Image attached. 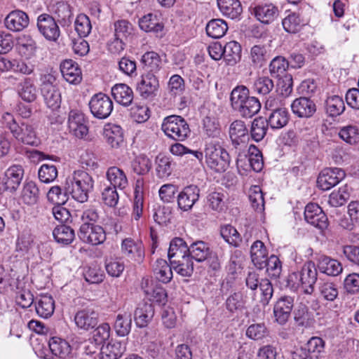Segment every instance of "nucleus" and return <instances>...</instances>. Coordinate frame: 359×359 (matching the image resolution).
<instances>
[{
    "label": "nucleus",
    "instance_id": "f257e3e1",
    "mask_svg": "<svg viewBox=\"0 0 359 359\" xmlns=\"http://www.w3.org/2000/svg\"><path fill=\"white\" fill-rule=\"evenodd\" d=\"M230 102L232 109L245 118L253 117L262 107L259 100L251 96L249 88L244 85H238L233 88Z\"/></svg>",
    "mask_w": 359,
    "mask_h": 359
},
{
    "label": "nucleus",
    "instance_id": "f03ea898",
    "mask_svg": "<svg viewBox=\"0 0 359 359\" xmlns=\"http://www.w3.org/2000/svg\"><path fill=\"white\" fill-rule=\"evenodd\" d=\"M94 180L91 175L82 170H75L72 177H68L65 182V190L73 199L79 203L88 200L89 194L93 191Z\"/></svg>",
    "mask_w": 359,
    "mask_h": 359
},
{
    "label": "nucleus",
    "instance_id": "7ed1b4c3",
    "mask_svg": "<svg viewBox=\"0 0 359 359\" xmlns=\"http://www.w3.org/2000/svg\"><path fill=\"white\" fill-rule=\"evenodd\" d=\"M4 118L6 128L18 142L32 147H37L41 144V140L32 124L25 121L18 122L10 113H6Z\"/></svg>",
    "mask_w": 359,
    "mask_h": 359
},
{
    "label": "nucleus",
    "instance_id": "20e7f679",
    "mask_svg": "<svg viewBox=\"0 0 359 359\" xmlns=\"http://www.w3.org/2000/svg\"><path fill=\"white\" fill-rule=\"evenodd\" d=\"M205 157L208 167L217 172H225L230 165V155L218 141L206 144Z\"/></svg>",
    "mask_w": 359,
    "mask_h": 359
},
{
    "label": "nucleus",
    "instance_id": "39448f33",
    "mask_svg": "<svg viewBox=\"0 0 359 359\" xmlns=\"http://www.w3.org/2000/svg\"><path fill=\"white\" fill-rule=\"evenodd\" d=\"M161 129L166 136L177 142L186 140L191 133L185 118L177 115L165 117L163 121Z\"/></svg>",
    "mask_w": 359,
    "mask_h": 359
},
{
    "label": "nucleus",
    "instance_id": "423d86ee",
    "mask_svg": "<svg viewBox=\"0 0 359 359\" xmlns=\"http://www.w3.org/2000/svg\"><path fill=\"white\" fill-rule=\"evenodd\" d=\"M168 258L173 269L183 277H191L194 272V264L186 252L181 248H168Z\"/></svg>",
    "mask_w": 359,
    "mask_h": 359
},
{
    "label": "nucleus",
    "instance_id": "0eeeda50",
    "mask_svg": "<svg viewBox=\"0 0 359 359\" xmlns=\"http://www.w3.org/2000/svg\"><path fill=\"white\" fill-rule=\"evenodd\" d=\"M36 28L48 41L56 42L60 36V29L56 19L49 13H43L37 16Z\"/></svg>",
    "mask_w": 359,
    "mask_h": 359
},
{
    "label": "nucleus",
    "instance_id": "6e6552de",
    "mask_svg": "<svg viewBox=\"0 0 359 359\" xmlns=\"http://www.w3.org/2000/svg\"><path fill=\"white\" fill-rule=\"evenodd\" d=\"M89 108L94 117L105 119L111 114L114 104L108 95L103 93H98L90 98Z\"/></svg>",
    "mask_w": 359,
    "mask_h": 359
},
{
    "label": "nucleus",
    "instance_id": "1a4fd4ad",
    "mask_svg": "<svg viewBox=\"0 0 359 359\" xmlns=\"http://www.w3.org/2000/svg\"><path fill=\"white\" fill-rule=\"evenodd\" d=\"M79 238L86 243L97 245L106 240V233L100 225L85 222L78 232Z\"/></svg>",
    "mask_w": 359,
    "mask_h": 359
},
{
    "label": "nucleus",
    "instance_id": "9d476101",
    "mask_svg": "<svg viewBox=\"0 0 359 359\" xmlns=\"http://www.w3.org/2000/svg\"><path fill=\"white\" fill-rule=\"evenodd\" d=\"M346 176L344 170L339 168H324L317 178V187L323 190L327 191L338 184Z\"/></svg>",
    "mask_w": 359,
    "mask_h": 359
},
{
    "label": "nucleus",
    "instance_id": "9b49d317",
    "mask_svg": "<svg viewBox=\"0 0 359 359\" xmlns=\"http://www.w3.org/2000/svg\"><path fill=\"white\" fill-rule=\"evenodd\" d=\"M252 15L262 24L269 25L279 15L278 6L272 3H261L251 6L249 8Z\"/></svg>",
    "mask_w": 359,
    "mask_h": 359
},
{
    "label": "nucleus",
    "instance_id": "f8f14e48",
    "mask_svg": "<svg viewBox=\"0 0 359 359\" xmlns=\"http://www.w3.org/2000/svg\"><path fill=\"white\" fill-rule=\"evenodd\" d=\"M304 215L307 223L320 230L326 229L329 225L327 216L317 203H308L304 208Z\"/></svg>",
    "mask_w": 359,
    "mask_h": 359
},
{
    "label": "nucleus",
    "instance_id": "ddd939ff",
    "mask_svg": "<svg viewBox=\"0 0 359 359\" xmlns=\"http://www.w3.org/2000/svg\"><path fill=\"white\" fill-rule=\"evenodd\" d=\"M201 190L197 185L190 184L184 187L177 196V207L183 212L192 210L198 201Z\"/></svg>",
    "mask_w": 359,
    "mask_h": 359
},
{
    "label": "nucleus",
    "instance_id": "4468645a",
    "mask_svg": "<svg viewBox=\"0 0 359 359\" xmlns=\"http://www.w3.org/2000/svg\"><path fill=\"white\" fill-rule=\"evenodd\" d=\"M294 299L293 297L284 295L278 299L273 306V316L275 321L284 325L291 316L294 307Z\"/></svg>",
    "mask_w": 359,
    "mask_h": 359
},
{
    "label": "nucleus",
    "instance_id": "2eb2a0df",
    "mask_svg": "<svg viewBox=\"0 0 359 359\" xmlns=\"http://www.w3.org/2000/svg\"><path fill=\"white\" fill-rule=\"evenodd\" d=\"M74 320L79 329L89 331L97 327L99 313L94 308L88 306L78 311L74 316Z\"/></svg>",
    "mask_w": 359,
    "mask_h": 359
},
{
    "label": "nucleus",
    "instance_id": "dca6fc26",
    "mask_svg": "<svg viewBox=\"0 0 359 359\" xmlns=\"http://www.w3.org/2000/svg\"><path fill=\"white\" fill-rule=\"evenodd\" d=\"M292 113L300 118H312L317 111L316 103L308 96H300L291 104Z\"/></svg>",
    "mask_w": 359,
    "mask_h": 359
},
{
    "label": "nucleus",
    "instance_id": "f3484780",
    "mask_svg": "<svg viewBox=\"0 0 359 359\" xmlns=\"http://www.w3.org/2000/svg\"><path fill=\"white\" fill-rule=\"evenodd\" d=\"M25 170L21 165H13L2 175L6 192L15 193L22 183Z\"/></svg>",
    "mask_w": 359,
    "mask_h": 359
},
{
    "label": "nucleus",
    "instance_id": "a211bd4d",
    "mask_svg": "<svg viewBox=\"0 0 359 359\" xmlns=\"http://www.w3.org/2000/svg\"><path fill=\"white\" fill-rule=\"evenodd\" d=\"M29 15L22 10L15 9L9 12L4 19L6 28L13 32H20L29 27Z\"/></svg>",
    "mask_w": 359,
    "mask_h": 359
},
{
    "label": "nucleus",
    "instance_id": "6ab92c4d",
    "mask_svg": "<svg viewBox=\"0 0 359 359\" xmlns=\"http://www.w3.org/2000/svg\"><path fill=\"white\" fill-rule=\"evenodd\" d=\"M220 235L228 244L233 247H248L250 239L252 238L251 233L248 232L242 238L236 229L231 224L222 225Z\"/></svg>",
    "mask_w": 359,
    "mask_h": 359
},
{
    "label": "nucleus",
    "instance_id": "aec40b11",
    "mask_svg": "<svg viewBox=\"0 0 359 359\" xmlns=\"http://www.w3.org/2000/svg\"><path fill=\"white\" fill-rule=\"evenodd\" d=\"M299 273L304 293L312 294L318 280V271L314 262L312 261L305 262Z\"/></svg>",
    "mask_w": 359,
    "mask_h": 359
},
{
    "label": "nucleus",
    "instance_id": "412c9836",
    "mask_svg": "<svg viewBox=\"0 0 359 359\" xmlns=\"http://www.w3.org/2000/svg\"><path fill=\"white\" fill-rule=\"evenodd\" d=\"M159 82L156 75L142 74L141 81L137 83L136 90L144 99L153 98L156 95Z\"/></svg>",
    "mask_w": 359,
    "mask_h": 359
},
{
    "label": "nucleus",
    "instance_id": "4be33fe9",
    "mask_svg": "<svg viewBox=\"0 0 359 359\" xmlns=\"http://www.w3.org/2000/svg\"><path fill=\"white\" fill-rule=\"evenodd\" d=\"M102 135L104 141L113 149H118L123 144V130L118 125L111 123H106L103 128Z\"/></svg>",
    "mask_w": 359,
    "mask_h": 359
},
{
    "label": "nucleus",
    "instance_id": "5701e85b",
    "mask_svg": "<svg viewBox=\"0 0 359 359\" xmlns=\"http://www.w3.org/2000/svg\"><path fill=\"white\" fill-rule=\"evenodd\" d=\"M15 88L19 97L26 102H33L37 98V89L32 78L23 76Z\"/></svg>",
    "mask_w": 359,
    "mask_h": 359
},
{
    "label": "nucleus",
    "instance_id": "b1692460",
    "mask_svg": "<svg viewBox=\"0 0 359 359\" xmlns=\"http://www.w3.org/2000/svg\"><path fill=\"white\" fill-rule=\"evenodd\" d=\"M217 3L224 16L237 21L241 20L243 9L240 0H217Z\"/></svg>",
    "mask_w": 359,
    "mask_h": 359
},
{
    "label": "nucleus",
    "instance_id": "393cba45",
    "mask_svg": "<svg viewBox=\"0 0 359 359\" xmlns=\"http://www.w3.org/2000/svg\"><path fill=\"white\" fill-rule=\"evenodd\" d=\"M60 71L64 79L71 84L77 85L82 81L81 69L73 60H64L60 64Z\"/></svg>",
    "mask_w": 359,
    "mask_h": 359
},
{
    "label": "nucleus",
    "instance_id": "a878e982",
    "mask_svg": "<svg viewBox=\"0 0 359 359\" xmlns=\"http://www.w3.org/2000/svg\"><path fill=\"white\" fill-rule=\"evenodd\" d=\"M184 252L191 260L195 259L198 262L205 261L214 270L219 267L217 255L210 248H187Z\"/></svg>",
    "mask_w": 359,
    "mask_h": 359
},
{
    "label": "nucleus",
    "instance_id": "bb28decb",
    "mask_svg": "<svg viewBox=\"0 0 359 359\" xmlns=\"http://www.w3.org/2000/svg\"><path fill=\"white\" fill-rule=\"evenodd\" d=\"M111 95L115 101L127 107L133 104L134 93L132 88L126 83H116L111 88Z\"/></svg>",
    "mask_w": 359,
    "mask_h": 359
},
{
    "label": "nucleus",
    "instance_id": "cd10ccee",
    "mask_svg": "<svg viewBox=\"0 0 359 359\" xmlns=\"http://www.w3.org/2000/svg\"><path fill=\"white\" fill-rule=\"evenodd\" d=\"M161 57L154 51L146 52L140 60V66L143 71L142 74H152L156 75L161 67Z\"/></svg>",
    "mask_w": 359,
    "mask_h": 359
},
{
    "label": "nucleus",
    "instance_id": "c85d7f7f",
    "mask_svg": "<svg viewBox=\"0 0 359 359\" xmlns=\"http://www.w3.org/2000/svg\"><path fill=\"white\" fill-rule=\"evenodd\" d=\"M317 266L320 273L330 276H337L343 270L339 262L325 255H320L319 257Z\"/></svg>",
    "mask_w": 359,
    "mask_h": 359
},
{
    "label": "nucleus",
    "instance_id": "c756f323",
    "mask_svg": "<svg viewBox=\"0 0 359 359\" xmlns=\"http://www.w3.org/2000/svg\"><path fill=\"white\" fill-rule=\"evenodd\" d=\"M287 15L282 20L283 28L288 34H297L306 25L299 12L287 11Z\"/></svg>",
    "mask_w": 359,
    "mask_h": 359
},
{
    "label": "nucleus",
    "instance_id": "7c9ffc66",
    "mask_svg": "<svg viewBox=\"0 0 359 359\" xmlns=\"http://www.w3.org/2000/svg\"><path fill=\"white\" fill-rule=\"evenodd\" d=\"M290 118V114L286 108L278 107L271 110L266 121L272 129L277 130L285 127Z\"/></svg>",
    "mask_w": 359,
    "mask_h": 359
},
{
    "label": "nucleus",
    "instance_id": "2f4dec72",
    "mask_svg": "<svg viewBox=\"0 0 359 359\" xmlns=\"http://www.w3.org/2000/svg\"><path fill=\"white\" fill-rule=\"evenodd\" d=\"M19 53L27 59L36 55L38 46L34 39L29 34H24L18 38Z\"/></svg>",
    "mask_w": 359,
    "mask_h": 359
},
{
    "label": "nucleus",
    "instance_id": "473e14b6",
    "mask_svg": "<svg viewBox=\"0 0 359 359\" xmlns=\"http://www.w3.org/2000/svg\"><path fill=\"white\" fill-rule=\"evenodd\" d=\"M154 316V308L152 304L142 303L138 305L135 311L134 318L139 327H144L152 320Z\"/></svg>",
    "mask_w": 359,
    "mask_h": 359
},
{
    "label": "nucleus",
    "instance_id": "72a5a7b5",
    "mask_svg": "<svg viewBox=\"0 0 359 359\" xmlns=\"http://www.w3.org/2000/svg\"><path fill=\"white\" fill-rule=\"evenodd\" d=\"M248 134L249 130L244 121L236 120L230 125L229 135L235 148H237L241 142H245V139L248 138Z\"/></svg>",
    "mask_w": 359,
    "mask_h": 359
},
{
    "label": "nucleus",
    "instance_id": "f704fd0d",
    "mask_svg": "<svg viewBox=\"0 0 359 359\" xmlns=\"http://www.w3.org/2000/svg\"><path fill=\"white\" fill-rule=\"evenodd\" d=\"M40 195V189L35 182L32 180L25 182L21 194L25 204L28 205L36 204L39 201Z\"/></svg>",
    "mask_w": 359,
    "mask_h": 359
},
{
    "label": "nucleus",
    "instance_id": "c9c22d12",
    "mask_svg": "<svg viewBox=\"0 0 359 359\" xmlns=\"http://www.w3.org/2000/svg\"><path fill=\"white\" fill-rule=\"evenodd\" d=\"M106 177L110 182V186L121 190L124 189L128 184L125 172L117 166L109 167L106 172Z\"/></svg>",
    "mask_w": 359,
    "mask_h": 359
},
{
    "label": "nucleus",
    "instance_id": "e433bc0d",
    "mask_svg": "<svg viewBox=\"0 0 359 359\" xmlns=\"http://www.w3.org/2000/svg\"><path fill=\"white\" fill-rule=\"evenodd\" d=\"M140 28L145 32L158 33L162 32L164 25L159 18L153 13H148L139 20Z\"/></svg>",
    "mask_w": 359,
    "mask_h": 359
},
{
    "label": "nucleus",
    "instance_id": "4c0bfd02",
    "mask_svg": "<svg viewBox=\"0 0 359 359\" xmlns=\"http://www.w3.org/2000/svg\"><path fill=\"white\" fill-rule=\"evenodd\" d=\"M56 16V22L63 27H69L72 25L74 14L72 7L66 2H59L57 4L56 10L55 11Z\"/></svg>",
    "mask_w": 359,
    "mask_h": 359
},
{
    "label": "nucleus",
    "instance_id": "58836bf2",
    "mask_svg": "<svg viewBox=\"0 0 359 359\" xmlns=\"http://www.w3.org/2000/svg\"><path fill=\"white\" fill-rule=\"evenodd\" d=\"M224 60L226 65L233 66L241 59L242 48L236 41H231L224 46Z\"/></svg>",
    "mask_w": 359,
    "mask_h": 359
},
{
    "label": "nucleus",
    "instance_id": "ea45409f",
    "mask_svg": "<svg viewBox=\"0 0 359 359\" xmlns=\"http://www.w3.org/2000/svg\"><path fill=\"white\" fill-rule=\"evenodd\" d=\"M48 346L52 354L60 358H66L72 351L69 344L57 337H53L49 339Z\"/></svg>",
    "mask_w": 359,
    "mask_h": 359
},
{
    "label": "nucleus",
    "instance_id": "a19ab883",
    "mask_svg": "<svg viewBox=\"0 0 359 359\" xmlns=\"http://www.w3.org/2000/svg\"><path fill=\"white\" fill-rule=\"evenodd\" d=\"M270 57V50L265 45H255L250 49L252 65L255 68L264 67Z\"/></svg>",
    "mask_w": 359,
    "mask_h": 359
},
{
    "label": "nucleus",
    "instance_id": "79ce46f5",
    "mask_svg": "<svg viewBox=\"0 0 359 359\" xmlns=\"http://www.w3.org/2000/svg\"><path fill=\"white\" fill-rule=\"evenodd\" d=\"M269 126H270L266 121V118L263 116L255 118L251 123L249 131L251 138L257 142L262 140L267 133Z\"/></svg>",
    "mask_w": 359,
    "mask_h": 359
},
{
    "label": "nucleus",
    "instance_id": "37998d69",
    "mask_svg": "<svg viewBox=\"0 0 359 359\" xmlns=\"http://www.w3.org/2000/svg\"><path fill=\"white\" fill-rule=\"evenodd\" d=\"M326 114L332 118L341 115L345 110V104L342 97L338 95L328 97L324 104Z\"/></svg>",
    "mask_w": 359,
    "mask_h": 359
},
{
    "label": "nucleus",
    "instance_id": "c03bdc74",
    "mask_svg": "<svg viewBox=\"0 0 359 359\" xmlns=\"http://www.w3.org/2000/svg\"><path fill=\"white\" fill-rule=\"evenodd\" d=\"M130 168L135 174L144 176L151 170L152 162L146 154H140L131 161Z\"/></svg>",
    "mask_w": 359,
    "mask_h": 359
},
{
    "label": "nucleus",
    "instance_id": "a18cd8bd",
    "mask_svg": "<svg viewBox=\"0 0 359 359\" xmlns=\"http://www.w3.org/2000/svg\"><path fill=\"white\" fill-rule=\"evenodd\" d=\"M172 266H170L166 260L158 259L154 264V273L158 280L168 283L172 278Z\"/></svg>",
    "mask_w": 359,
    "mask_h": 359
},
{
    "label": "nucleus",
    "instance_id": "49530a36",
    "mask_svg": "<svg viewBox=\"0 0 359 359\" xmlns=\"http://www.w3.org/2000/svg\"><path fill=\"white\" fill-rule=\"evenodd\" d=\"M294 320L299 327H309L312 325L314 318L313 313L303 304H300L294 311Z\"/></svg>",
    "mask_w": 359,
    "mask_h": 359
},
{
    "label": "nucleus",
    "instance_id": "de8ad7c7",
    "mask_svg": "<svg viewBox=\"0 0 359 359\" xmlns=\"http://www.w3.org/2000/svg\"><path fill=\"white\" fill-rule=\"evenodd\" d=\"M124 348L118 341H111L102 345L99 353L100 359H118L123 354Z\"/></svg>",
    "mask_w": 359,
    "mask_h": 359
},
{
    "label": "nucleus",
    "instance_id": "09e8293b",
    "mask_svg": "<svg viewBox=\"0 0 359 359\" xmlns=\"http://www.w3.org/2000/svg\"><path fill=\"white\" fill-rule=\"evenodd\" d=\"M228 25L222 19H212L205 27L207 35L213 39H220L226 33Z\"/></svg>",
    "mask_w": 359,
    "mask_h": 359
},
{
    "label": "nucleus",
    "instance_id": "8fccbe9b",
    "mask_svg": "<svg viewBox=\"0 0 359 359\" xmlns=\"http://www.w3.org/2000/svg\"><path fill=\"white\" fill-rule=\"evenodd\" d=\"M83 275L86 282L90 284H99L104 278L103 270L97 264L93 263L90 265L83 266Z\"/></svg>",
    "mask_w": 359,
    "mask_h": 359
},
{
    "label": "nucleus",
    "instance_id": "3c124183",
    "mask_svg": "<svg viewBox=\"0 0 359 359\" xmlns=\"http://www.w3.org/2000/svg\"><path fill=\"white\" fill-rule=\"evenodd\" d=\"M131 325V313L125 312L117 315L114 327L117 335L125 337L130 333Z\"/></svg>",
    "mask_w": 359,
    "mask_h": 359
},
{
    "label": "nucleus",
    "instance_id": "603ef678",
    "mask_svg": "<svg viewBox=\"0 0 359 359\" xmlns=\"http://www.w3.org/2000/svg\"><path fill=\"white\" fill-rule=\"evenodd\" d=\"M338 135L341 140L350 145L359 142V128L355 125L349 124L341 127Z\"/></svg>",
    "mask_w": 359,
    "mask_h": 359
},
{
    "label": "nucleus",
    "instance_id": "864d4df0",
    "mask_svg": "<svg viewBox=\"0 0 359 359\" xmlns=\"http://www.w3.org/2000/svg\"><path fill=\"white\" fill-rule=\"evenodd\" d=\"M289 67V60L285 57L278 55L271 60L269 65L271 76L278 78L285 74Z\"/></svg>",
    "mask_w": 359,
    "mask_h": 359
},
{
    "label": "nucleus",
    "instance_id": "5fc2aeb1",
    "mask_svg": "<svg viewBox=\"0 0 359 359\" xmlns=\"http://www.w3.org/2000/svg\"><path fill=\"white\" fill-rule=\"evenodd\" d=\"M53 235L58 243L69 245L74 240V231L70 226L62 224L55 228Z\"/></svg>",
    "mask_w": 359,
    "mask_h": 359
},
{
    "label": "nucleus",
    "instance_id": "6e6d98bb",
    "mask_svg": "<svg viewBox=\"0 0 359 359\" xmlns=\"http://www.w3.org/2000/svg\"><path fill=\"white\" fill-rule=\"evenodd\" d=\"M156 172L158 178L169 177L172 172V161L167 156L158 155L156 158Z\"/></svg>",
    "mask_w": 359,
    "mask_h": 359
},
{
    "label": "nucleus",
    "instance_id": "4d7b16f0",
    "mask_svg": "<svg viewBox=\"0 0 359 359\" xmlns=\"http://www.w3.org/2000/svg\"><path fill=\"white\" fill-rule=\"evenodd\" d=\"M57 168L51 163L42 164L38 170V177L43 183L49 184L53 182L57 177Z\"/></svg>",
    "mask_w": 359,
    "mask_h": 359
},
{
    "label": "nucleus",
    "instance_id": "13d9d810",
    "mask_svg": "<svg viewBox=\"0 0 359 359\" xmlns=\"http://www.w3.org/2000/svg\"><path fill=\"white\" fill-rule=\"evenodd\" d=\"M41 93L48 108L54 111L60 107L61 93L58 88L44 90Z\"/></svg>",
    "mask_w": 359,
    "mask_h": 359
},
{
    "label": "nucleus",
    "instance_id": "bf43d9fd",
    "mask_svg": "<svg viewBox=\"0 0 359 359\" xmlns=\"http://www.w3.org/2000/svg\"><path fill=\"white\" fill-rule=\"evenodd\" d=\"M226 309L231 313L241 311L245 308V300L241 292H235L226 300Z\"/></svg>",
    "mask_w": 359,
    "mask_h": 359
},
{
    "label": "nucleus",
    "instance_id": "052dcab7",
    "mask_svg": "<svg viewBox=\"0 0 359 359\" xmlns=\"http://www.w3.org/2000/svg\"><path fill=\"white\" fill-rule=\"evenodd\" d=\"M203 128L209 137H217L221 133L219 121L215 116H206L203 120Z\"/></svg>",
    "mask_w": 359,
    "mask_h": 359
},
{
    "label": "nucleus",
    "instance_id": "680f3d73",
    "mask_svg": "<svg viewBox=\"0 0 359 359\" xmlns=\"http://www.w3.org/2000/svg\"><path fill=\"white\" fill-rule=\"evenodd\" d=\"M75 30L78 35L81 37H86L92 29L90 18L84 13L77 15L74 22Z\"/></svg>",
    "mask_w": 359,
    "mask_h": 359
},
{
    "label": "nucleus",
    "instance_id": "e2e57ef3",
    "mask_svg": "<svg viewBox=\"0 0 359 359\" xmlns=\"http://www.w3.org/2000/svg\"><path fill=\"white\" fill-rule=\"evenodd\" d=\"M249 167L255 172H259L262 171L264 168L263 156L257 147L255 145H251L250 147V154L248 156Z\"/></svg>",
    "mask_w": 359,
    "mask_h": 359
},
{
    "label": "nucleus",
    "instance_id": "0e129e2a",
    "mask_svg": "<svg viewBox=\"0 0 359 359\" xmlns=\"http://www.w3.org/2000/svg\"><path fill=\"white\" fill-rule=\"evenodd\" d=\"M55 302L50 297H43L36 305V311L39 316L47 318L53 313Z\"/></svg>",
    "mask_w": 359,
    "mask_h": 359
},
{
    "label": "nucleus",
    "instance_id": "69168bd1",
    "mask_svg": "<svg viewBox=\"0 0 359 359\" xmlns=\"http://www.w3.org/2000/svg\"><path fill=\"white\" fill-rule=\"evenodd\" d=\"M269 330L264 323L250 325L246 330L245 334L250 339L257 341L269 335Z\"/></svg>",
    "mask_w": 359,
    "mask_h": 359
},
{
    "label": "nucleus",
    "instance_id": "338daca9",
    "mask_svg": "<svg viewBox=\"0 0 359 359\" xmlns=\"http://www.w3.org/2000/svg\"><path fill=\"white\" fill-rule=\"evenodd\" d=\"M114 29L116 37L121 38L128 41L133 34V25L126 20H118L114 22Z\"/></svg>",
    "mask_w": 359,
    "mask_h": 359
},
{
    "label": "nucleus",
    "instance_id": "774afa93",
    "mask_svg": "<svg viewBox=\"0 0 359 359\" xmlns=\"http://www.w3.org/2000/svg\"><path fill=\"white\" fill-rule=\"evenodd\" d=\"M69 193H66L65 188L60 186L52 187L47 193L48 201L57 205H64L68 200Z\"/></svg>",
    "mask_w": 359,
    "mask_h": 359
}]
</instances>
